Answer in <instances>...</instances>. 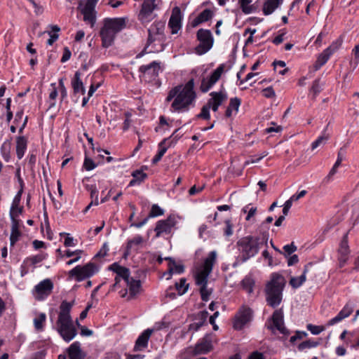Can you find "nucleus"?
<instances>
[{
    "label": "nucleus",
    "mask_w": 359,
    "mask_h": 359,
    "mask_svg": "<svg viewBox=\"0 0 359 359\" xmlns=\"http://www.w3.org/2000/svg\"><path fill=\"white\" fill-rule=\"evenodd\" d=\"M338 253H339V256L348 257L350 250H349V247H348V233H345L344 235L343 238L339 245Z\"/></svg>",
    "instance_id": "obj_33"
},
{
    "label": "nucleus",
    "mask_w": 359,
    "mask_h": 359,
    "mask_svg": "<svg viewBox=\"0 0 359 359\" xmlns=\"http://www.w3.org/2000/svg\"><path fill=\"white\" fill-rule=\"evenodd\" d=\"M297 246L292 242L290 244L285 245L283 246L284 252L282 254L285 257H287L290 255H291L293 252H294L297 250Z\"/></svg>",
    "instance_id": "obj_47"
},
{
    "label": "nucleus",
    "mask_w": 359,
    "mask_h": 359,
    "mask_svg": "<svg viewBox=\"0 0 359 359\" xmlns=\"http://www.w3.org/2000/svg\"><path fill=\"white\" fill-rule=\"evenodd\" d=\"M27 146V138L24 136H18L16 139V154L19 159L23 157Z\"/></svg>",
    "instance_id": "obj_28"
},
{
    "label": "nucleus",
    "mask_w": 359,
    "mask_h": 359,
    "mask_svg": "<svg viewBox=\"0 0 359 359\" xmlns=\"http://www.w3.org/2000/svg\"><path fill=\"white\" fill-rule=\"evenodd\" d=\"M213 15V11L209 8H206L191 22V25L192 27H196L200 24L211 20Z\"/></svg>",
    "instance_id": "obj_22"
},
{
    "label": "nucleus",
    "mask_w": 359,
    "mask_h": 359,
    "mask_svg": "<svg viewBox=\"0 0 359 359\" xmlns=\"http://www.w3.org/2000/svg\"><path fill=\"white\" fill-rule=\"evenodd\" d=\"M353 311V306L347 303L335 317L332 318L327 322V325L332 326L338 323L344 318L348 317Z\"/></svg>",
    "instance_id": "obj_20"
},
{
    "label": "nucleus",
    "mask_w": 359,
    "mask_h": 359,
    "mask_svg": "<svg viewBox=\"0 0 359 359\" xmlns=\"http://www.w3.org/2000/svg\"><path fill=\"white\" fill-rule=\"evenodd\" d=\"M22 206H20V205L18 206L11 205L9 212L10 217L13 215L14 218H18L19 215L22 214Z\"/></svg>",
    "instance_id": "obj_51"
},
{
    "label": "nucleus",
    "mask_w": 359,
    "mask_h": 359,
    "mask_svg": "<svg viewBox=\"0 0 359 359\" xmlns=\"http://www.w3.org/2000/svg\"><path fill=\"white\" fill-rule=\"evenodd\" d=\"M81 74L79 72H76L74 76L72 81V86L75 94L81 93L84 95L86 89L83 86V83L80 79Z\"/></svg>",
    "instance_id": "obj_27"
},
{
    "label": "nucleus",
    "mask_w": 359,
    "mask_h": 359,
    "mask_svg": "<svg viewBox=\"0 0 359 359\" xmlns=\"http://www.w3.org/2000/svg\"><path fill=\"white\" fill-rule=\"evenodd\" d=\"M30 4L33 6L34 8V13L36 15H39L43 13V8L41 6L38 4L34 0H28Z\"/></svg>",
    "instance_id": "obj_62"
},
{
    "label": "nucleus",
    "mask_w": 359,
    "mask_h": 359,
    "mask_svg": "<svg viewBox=\"0 0 359 359\" xmlns=\"http://www.w3.org/2000/svg\"><path fill=\"white\" fill-rule=\"evenodd\" d=\"M187 280L184 278H182L179 283H176L175 287L178 292L179 295H182L187 292L189 288V284H186Z\"/></svg>",
    "instance_id": "obj_41"
},
{
    "label": "nucleus",
    "mask_w": 359,
    "mask_h": 359,
    "mask_svg": "<svg viewBox=\"0 0 359 359\" xmlns=\"http://www.w3.org/2000/svg\"><path fill=\"white\" fill-rule=\"evenodd\" d=\"M180 129H176L173 133L168 137L169 140L167 142V145L168 147H171L172 144H175L177 141L180 138L181 136L177 135V133L178 132Z\"/></svg>",
    "instance_id": "obj_59"
},
{
    "label": "nucleus",
    "mask_w": 359,
    "mask_h": 359,
    "mask_svg": "<svg viewBox=\"0 0 359 359\" xmlns=\"http://www.w3.org/2000/svg\"><path fill=\"white\" fill-rule=\"evenodd\" d=\"M324 83L321 82L320 79H316L313 81L310 88V93L313 94V99L315 100L318 94L323 90Z\"/></svg>",
    "instance_id": "obj_34"
},
{
    "label": "nucleus",
    "mask_w": 359,
    "mask_h": 359,
    "mask_svg": "<svg viewBox=\"0 0 359 359\" xmlns=\"http://www.w3.org/2000/svg\"><path fill=\"white\" fill-rule=\"evenodd\" d=\"M242 11L245 14L251 13L254 11L252 0H238Z\"/></svg>",
    "instance_id": "obj_43"
},
{
    "label": "nucleus",
    "mask_w": 359,
    "mask_h": 359,
    "mask_svg": "<svg viewBox=\"0 0 359 359\" xmlns=\"http://www.w3.org/2000/svg\"><path fill=\"white\" fill-rule=\"evenodd\" d=\"M156 6L155 0H144L138 15V18L142 24L148 23L154 18V11Z\"/></svg>",
    "instance_id": "obj_9"
},
{
    "label": "nucleus",
    "mask_w": 359,
    "mask_h": 359,
    "mask_svg": "<svg viewBox=\"0 0 359 359\" xmlns=\"http://www.w3.org/2000/svg\"><path fill=\"white\" fill-rule=\"evenodd\" d=\"M208 316V311H200L196 316V320L198 322L190 324L189 330H194V332L198 331L205 323Z\"/></svg>",
    "instance_id": "obj_25"
},
{
    "label": "nucleus",
    "mask_w": 359,
    "mask_h": 359,
    "mask_svg": "<svg viewBox=\"0 0 359 359\" xmlns=\"http://www.w3.org/2000/svg\"><path fill=\"white\" fill-rule=\"evenodd\" d=\"M241 100L240 98L236 97L231 98L229 100V106L225 111V116L227 118H230L233 115V111L237 114L238 109L241 106Z\"/></svg>",
    "instance_id": "obj_26"
},
{
    "label": "nucleus",
    "mask_w": 359,
    "mask_h": 359,
    "mask_svg": "<svg viewBox=\"0 0 359 359\" xmlns=\"http://www.w3.org/2000/svg\"><path fill=\"white\" fill-rule=\"evenodd\" d=\"M74 302H62L59 307V313L55 323V329L66 342L72 341L77 334V330L70 315Z\"/></svg>",
    "instance_id": "obj_1"
},
{
    "label": "nucleus",
    "mask_w": 359,
    "mask_h": 359,
    "mask_svg": "<svg viewBox=\"0 0 359 359\" xmlns=\"http://www.w3.org/2000/svg\"><path fill=\"white\" fill-rule=\"evenodd\" d=\"M143 168L146 169L147 167L143 166L142 169ZM132 176L133 177V179L130 182V186L141 184L147 177V174L144 172L142 170H136L133 172Z\"/></svg>",
    "instance_id": "obj_32"
},
{
    "label": "nucleus",
    "mask_w": 359,
    "mask_h": 359,
    "mask_svg": "<svg viewBox=\"0 0 359 359\" xmlns=\"http://www.w3.org/2000/svg\"><path fill=\"white\" fill-rule=\"evenodd\" d=\"M177 223L174 216H169L166 219L159 220L156 222L154 231L156 237H160L162 234H169Z\"/></svg>",
    "instance_id": "obj_12"
},
{
    "label": "nucleus",
    "mask_w": 359,
    "mask_h": 359,
    "mask_svg": "<svg viewBox=\"0 0 359 359\" xmlns=\"http://www.w3.org/2000/svg\"><path fill=\"white\" fill-rule=\"evenodd\" d=\"M165 24L155 22L148 29V39L144 49L151 46L149 52H161L165 49L166 39L164 34Z\"/></svg>",
    "instance_id": "obj_5"
},
{
    "label": "nucleus",
    "mask_w": 359,
    "mask_h": 359,
    "mask_svg": "<svg viewBox=\"0 0 359 359\" xmlns=\"http://www.w3.org/2000/svg\"><path fill=\"white\" fill-rule=\"evenodd\" d=\"M159 71L160 63L156 61L147 65H142L139 68V72L141 73L140 78L148 81L155 79L158 76Z\"/></svg>",
    "instance_id": "obj_11"
},
{
    "label": "nucleus",
    "mask_w": 359,
    "mask_h": 359,
    "mask_svg": "<svg viewBox=\"0 0 359 359\" xmlns=\"http://www.w3.org/2000/svg\"><path fill=\"white\" fill-rule=\"evenodd\" d=\"M53 289V283L51 280L49 278L44 279L34 287L36 299L43 300L52 293Z\"/></svg>",
    "instance_id": "obj_13"
},
{
    "label": "nucleus",
    "mask_w": 359,
    "mask_h": 359,
    "mask_svg": "<svg viewBox=\"0 0 359 359\" xmlns=\"http://www.w3.org/2000/svg\"><path fill=\"white\" fill-rule=\"evenodd\" d=\"M153 332V329L148 328L145 330L137 339L134 346V351H142L147 348L148 346V341Z\"/></svg>",
    "instance_id": "obj_19"
},
{
    "label": "nucleus",
    "mask_w": 359,
    "mask_h": 359,
    "mask_svg": "<svg viewBox=\"0 0 359 359\" xmlns=\"http://www.w3.org/2000/svg\"><path fill=\"white\" fill-rule=\"evenodd\" d=\"M283 0H266L263 6V13L265 15L271 14L282 3Z\"/></svg>",
    "instance_id": "obj_30"
},
{
    "label": "nucleus",
    "mask_w": 359,
    "mask_h": 359,
    "mask_svg": "<svg viewBox=\"0 0 359 359\" xmlns=\"http://www.w3.org/2000/svg\"><path fill=\"white\" fill-rule=\"evenodd\" d=\"M109 270L112 271L116 273V276L121 277V278L126 282L128 280L130 277V272L129 269L119 265L117 262H114L109 266Z\"/></svg>",
    "instance_id": "obj_23"
},
{
    "label": "nucleus",
    "mask_w": 359,
    "mask_h": 359,
    "mask_svg": "<svg viewBox=\"0 0 359 359\" xmlns=\"http://www.w3.org/2000/svg\"><path fill=\"white\" fill-rule=\"evenodd\" d=\"M22 233L20 229H11L10 243L11 246H14L17 241H18Z\"/></svg>",
    "instance_id": "obj_46"
},
{
    "label": "nucleus",
    "mask_w": 359,
    "mask_h": 359,
    "mask_svg": "<svg viewBox=\"0 0 359 359\" xmlns=\"http://www.w3.org/2000/svg\"><path fill=\"white\" fill-rule=\"evenodd\" d=\"M267 240L268 237L266 233H263L262 238L248 236L239 239L236 244L241 256L237 258V261L233 264V266L236 267L239 263H243L257 255L260 245L264 243L266 245Z\"/></svg>",
    "instance_id": "obj_2"
},
{
    "label": "nucleus",
    "mask_w": 359,
    "mask_h": 359,
    "mask_svg": "<svg viewBox=\"0 0 359 359\" xmlns=\"http://www.w3.org/2000/svg\"><path fill=\"white\" fill-rule=\"evenodd\" d=\"M211 97L208 100L206 104L210 109L216 112L219 107L226 100L227 95L222 91L220 92H212L210 93Z\"/></svg>",
    "instance_id": "obj_18"
},
{
    "label": "nucleus",
    "mask_w": 359,
    "mask_h": 359,
    "mask_svg": "<svg viewBox=\"0 0 359 359\" xmlns=\"http://www.w3.org/2000/svg\"><path fill=\"white\" fill-rule=\"evenodd\" d=\"M327 140V136H324V135H322V136H320L318 137V139L316 140H315L312 144H311V149H315L316 148H317L320 144H323V143H325V141Z\"/></svg>",
    "instance_id": "obj_61"
},
{
    "label": "nucleus",
    "mask_w": 359,
    "mask_h": 359,
    "mask_svg": "<svg viewBox=\"0 0 359 359\" xmlns=\"http://www.w3.org/2000/svg\"><path fill=\"white\" fill-rule=\"evenodd\" d=\"M213 337L212 334H206L195 345L194 355L205 354L210 352L213 348L212 344Z\"/></svg>",
    "instance_id": "obj_15"
},
{
    "label": "nucleus",
    "mask_w": 359,
    "mask_h": 359,
    "mask_svg": "<svg viewBox=\"0 0 359 359\" xmlns=\"http://www.w3.org/2000/svg\"><path fill=\"white\" fill-rule=\"evenodd\" d=\"M196 118L204 120H209L210 118V108L207 104L203 106L201 113L196 115Z\"/></svg>",
    "instance_id": "obj_48"
},
{
    "label": "nucleus",
    "mask_w": 359,
    "mask_h": 359,
    "mask_svg": "<svg viewBox=\"0 0 359 359\" xmlns=\"http://www.w3.org/2000/svg\"><path fill=\"white\" fill-rule=\"evenodd\" d=\"M98 0H87L84 6L81 8L84 21L90 23L91 26L95 22V8Z\"/></svg>",
    "instance_id": "obj_16"
},
{
    "label": "nucleus",
    "mask_w": 359,
    "mask_h": 359,
    "mask_svg": "<svg viewBox=\"0 0 359 359\" xmlns=\"http://www.w3.org/2000/svg\"><path fill=\"white\" fill-rule=\"evenodd\" d=\"M241 285L243 288L249 294L253 292L255 281L252 278L249 276L245 277L241 282Z\"/></svg>",
    "instance_id": "obj_42"
},
{
    "label": "nucleus",
    "mask_w": 359,
    "mask_h": 359,
    "mask_svg": "<svg viewBox=\"0 0 359 359\" xmlns=\"http://www.w3.org/2000/svg\"><path fill=\"white\" fill-rule=\"evenodd\" d=\"M307 336V333L304 331H297L295 334L290 337V342L294 343L297 339H302Z\"/></svg>",
    "instance_id": "obj_63"
},
{
    "label": "nucleus",
    "mask_w": 359,
    "mask_h": 359,
    "mask_svg": "<svg viewBox=\"0 0 359 359\" xmlns=\"http://www.w3.org/2000/svg\"><path fill=\"white\" fill-rule=\"evenodd\" d=\"M331 54L328 53V50L325 49L318 57L315 65L316 69H318L324 65L327 62Z\"/></svg>",
    "instance_id": "obj_38"
},
{
    "label": "nucleus",
    "mask_w": 359,
    "mask_h": 359,
    "mask_svg": "<svg viewBox=\"0 0 359 359\" xmlns=\"http://www.w3.org/2000/svg\"><path fill=\"white\" fill-rule=\"evenodd\" d=\"M164 210L160 208L157 204H154L151 206V210L149 213V217H156L158 216L163 215Z\"/></svg>",
    "instance_id": "obj_45"
},
{
    "label": "nucleus",
    "mask_w": 359,
    "mask_h": 359,
    "mask_svg": "<svg viewBox=\"0 0 359 359\" xmlns=\"http://www.w3.org/2000/svg\"><path fill=\"white\" fill-rule=\"evenodd\" d=\"M342 43V41L339 39L337 40L336 41L333 42L328 48H327L325 50H328V53L331 54V55L337 51L339 48L341 46Z\"/></svg>",
    "instance_id": "obj_56"
},
{
    "label": "nucleus",
    "mask_w": 359,
    "mask_h": 359,
    "mask_svg": "<svg viewBox=\"0 0 359 359\" xmlns=\"http://www.w3.org/2000/svg\"><path fill=\"white\" fill-rule=\"evenodd\" d=\"M271 319L273 323V326H268V329L273 330V327H274L282 334L285 336L290 334L289 330L284 325L283 311L282 309L275 310Z\"/></svg>",
    "instance_id": "obj_14"
},
{
    "label": "nucleus",
    "mask_w": 359,
    "mask_h": 359,
    "mask_svg": "<svg viewBox=\"0 0 359 359\" xmlns=\"http://www.w3.org/2000/svg\"><path fill=\"white\" fill-rule=\"evenodd\" d=\"M252 318V311L250 308L243 306L238 311L233 321V328L238 330L249 323Z\"/></svg>",
    "instance_id": "obj_10"
},
{
    "label": "nucleus",
    "mask_w": 359,
    "mask_h": 359,
    "mask_svg": "<svg viewBox=\"0 0 359 359\" xmlns=\"http://www.w3.org/2000/svg\"><path fill=\"white\" fill-rule=\"evenodd\" d=\"M69 359H84L86 354L81 349L79 341L72 343L67 349Z\"/></svg>",
    "instance_id": "obj_21"
},
{
    "label": "nucleus",
    "mask_w": 359,
    "mask_h": 359,
    "mask_svg": "<svg viewBox=\"0 0 359 359\" xmlns=\"http://www.w3.org/2000/svg\"><path fill=\"white\" fill-rule=\"evenodd\" d=\"M181 89V85L177 86L175 88H172L165 99L166 102L171 101L173 98H175L177 93Z\"/></svg>",
    "instance_id": "obj_57"
},
{
    "label": "nucleus",
    "mask_w": 359,
    "mask_h": 359,
    "mask_svg": "<svg viewBox=\"0 0 359 359\" xmlns=\"http://www.w3.org/2000/svg\"><path fill=\"white\" fill-rule=\"evenodd\" d=\"M126 27V20L123 18H106L104 26L100 34L102 39V45L104 48H109L114 43L116 35Z\"/></svg>",
    "instance_id": "obj_4"
},
{
    "label": "nucleus",
    "mask_w": 359,
    "mask_h": 359,
    "mask_svg": "<svg viewBox=\"0 0 359 359\" xmlns=\"http://www.w3.org/2000/svg\"><path fill=\"white\" fill-rule=\"evenodd\" d=\"M285 278L278 273H272L271 280L266 285V301L272 308L278 306L283 299V291L285 285Z\"/></svg>",
    "instance_id": "obj_3"
},
{
    "label": "nucleus",
    "mask_w": 359,
    "mask_h": 359,
    "mask_svg": "<svg viewBox=\"0 0 359 359\" xmlns=\"http://www.w3.org/2000/svg\"><path fill=\"white\" fill-rule=\"evenodd\" d=\"M196 39L199 41L196 47V53L198 55H203L209 51L214 43L212 32L209 29H200L196 33Z\"/></svg>",
    "instance_id": "obj_7"
},
{
    "label": "nucleus",
    "mask_w": 359,
    "mask_h": 359,
    "mask_svg": "<svg viewBox=\"0 0 359 359\" xmlns=\"http://www.w3.org/2000/svg\"><path fill=\"white\" fill-rule=\"evenodd\" d=\"M164 260H167L169 262L168 263V269L166 273H164V275L168 274L169 276L167 278L168 280L171 278L172 275L173 274V264L175 265V259L170 257H167L164 258Z\"/></svg>",
    "instance_id": "obj_52"
},
{
    "label": "nucleus",
    "mask_w": 359,
    "mask_h": 359,
    "mask_svg": "<svg viewBox=\"0 0 359 359\" xmlns=\"http://www.w3.org/2000/svg\"><path fill=\"white\" fill-rule=\"evenodd\" d=\"M46 320V315L44 313H41L39 316L34 319V325L36 331L41 332L44 328V323Z\"/></svg>",
    "instance_id": "obj_37"
},
{
    "label": "nucleus",
    "mask_w": 359,
    "mask_h": 359,
    "mask_svg": "<svg viewBox=\"0 0 359 359\" xmlns=\"http://www.w3.org/2000/svg\"><path fill=\"white\" fill-rule=\"evenodd\" d=\"M182 13L179 7L175 6L172 10V14L168 21V27L172 34H177L182 27Z\"/></svg>",
    "instance_id": "obj_17"
},
{
    "label": "nucleus",
    "mask_w": 359,
    "mask_h": 359,
    "mask_svg": "<svg viewBox=\"0 0 359 359\" xmlns=\"http://www.w3.org/2000/svg\"><path fill=\"white\" fill-rule=\"evenodd\" d=\"M46 256L43 254H39L34 256H32L29 257H27L26 259V262H30L32 264L35 265L41 262H42L43 259H45Z\"/></svg>",
    "instance_id": "obj_49"
},
{
    "label": "nucleus",
    "mask_w": 359,
    "mask_h": 359,
    "mask_svg": "<svg viewBox=\"0 0 359 359\" xmlns=\"http://www.w3.org/2000/svg\"><path fill=\"white\" fill-rule=\"evenodd\" d=\"M97 165L94 163V161L88 157L85 158L84 162H83V167L84 168L89 171L93 170L95 168H96Z\"/></svg>",
    "instance_id": "obj_58"
},
{
    "label": "nucleus",
    "mask_w": 359,
    "mask_h": 359,
    "mask_svg": "<svg viewBox=\"0 0 359 359\" xmlns=\"http://www.w3.org/2000/svg\"><path fill=\"white\" fill-rule=\"evenodd\" d=\"M143 238L137 235L134 237L133 239H130L127 242L128 248L133 249L134 251L138 250V246L143 243Z\"/></svg>",
    "instance_id": "obj_39"
},
{
    "label": "nucleus",
    "mask_w": 359,
    "mask_h": 359,
    "mask_svg": "<svg viewBox=\"0 0 359 359\" xmlns=\"http://www.w3.org/2000/svg\"><path fill=\"white\" fill-rule=\"evenodd\" d=\"M215 84H210V80L209 78H203L201 81V85L200 87L201 90L203 93L208 92Z\"/></svg>",
    "instance_id": "obj_50"
},
{
    "label": "nucleus",
    "mask_w": 359,
    "mask_h": 359,
    "mask_svg": "<svg viewBox=\"0 0 359 359\" xmlns=\"http://www.w3.org/2000/svg\"><path fill=\"white\" fill-rule=\"evenodd\" d=\"M169 138H165L158 144L159 150L158 154L152 159L153 164H156L160 161L168 149L170 147L166 144Z\"/></svg>",
    "instance_id": "obj_31"
},
{
    "label": "nucleus",
    "mask_w": 359,
    "mask_h": 359,
    "mask_svg": "<svg viewBox=\"0 0 359 359\" xmlns=\"http://www.w3.org/2000/svg\"><path fill=\"white\" fill-rule=\"evenodd\" d=\"M225 67V64H221L213 71L211 75L208 77L210 80V84H215L219 81L222 73L224 72Z\"/></svg>",
    "instance_id": "obj_35"
},
{
    "label": "nucleus",
    "mask_w": 359,
    "mask_h": 359,
    "mask_svg": "<svg viewBox=\"0 0 359 359\" xmlns=\"http://www.w3.org/2000/svg\"><path fill=\"white\" fill-rule=\"evenodd\" d=\"M200 293L201 296V299L204 302H207L209 299L210 295L212 293V291L207 288V286L201 287Z\"/></svg>",
    "instance_id": "obj_55"
},
{
    "label": "nucleus",
    "mask_w": 359,
    "mask_h": 359,
    "mask_svg": "<svg viewBox=\"0 0 359 359\" xmlns=\"http://www.w3.org/2000/svg\"><path fill=\"white\" fill-rule=\"evenodd\" d=\"M88 187H89V190L90 191V196L92 198H94V200L93 201L94 202V205H97L99 204V202H98V191L96 188L95 186L94 185H91V186H88Z\"/></svg>",
    "instance_id": "obj_54"
},
{
    "label": "nucleus",
    "mask_w": 359,
    "mask_h": 359,
    "mask_svg": "<svg viewBox=\"0 0 359 359\" xmlns=\"http://www.w3.org/2000/svg\"><path fill=\"white\" fill-rule=\"evenodd\" d=\"M306 280V276L301 275L299 277H291L289 281L290 285L292 288L297 289L301 287Z\"/></svg>",
    "instance_id": "obj_40"
},
{
    "label": "nucleus",
    "mask_w": 359,
    "mask_h": 359,
    "mask_svg": "<svg viewBox=\"0 0 359 359\" xmlns=\"http://www.w3.org/2000/svg\"><path fill=\"white\" fill-rule=\"evenodd\" d=\"M97 271L96 265L94 263L89 262L83 266H76L69 271V276L74 277L76 281L81 282L93 276Z\"/></svg>",
    "instance_id": "obj_8"
},
{
    "label": "nucleus",
    "mask_w": 359,
    "mask_h": 359,
    "mask_svg": "<svg viewBox=\"0 0 359 359\" xmlns=\"http://www.w3.org/2000/svg\"><path fill=\"white\" fill-rule=\"evenodd\" d=\"M319 345V342L308 339L300 343L298 346L299 351H303L306 348H311L317 347Z\"/></svg>",
    "instance_id": "obj_44"
},
{
    "label": "nucleus",
    "mask_w": 359,
    "mask_h": 359,
    "mask_svg": "<svg viewBox=\"0 0 359 359\" xmlns=\"http://www.w3.org/2000/svg\"><path fill=\"white\" fill-rule=\"evenodd\" d=\"M262 94L265 97L267 98H271L276 96L275 91L271 86L263 89Z\"/></svg>",
    "instance_id": "obj_60"
},
{
    "label": "nucleus",
    "mask_w": 359,
    "mask_h": 359,
    "mask_svg": "<svg viewBox=\"0 0 359 359\" xmlns=\"http://www.w3.org/2000/svg\"><path fill=\"white\" fill-rule=\"evenodd\" d=\"M352 53L354 54L355 59L353 62L354 63V68L357 67L359 63V43L357 44L352 50Z\"/></svg>",
    "instance_id": "obj_64"
},
{
    "label": "nucleus",
    "mask_w": 359,
    "mask_h": 359,
    "mask_svg": "<svg viewBox=\"0 0 359 359\" xmlns=\"http://www.w3.org/2000/svg\"><path fill=\"white\" fill-rule=\"evenodd\" d=\"M194 80L190 79L184 86H181V89L177 94L176 97L171 104V107L175 110L180 111L186 109L190 105L196 98V93L194 90Z\"/></svg>",
    "instance_id": "obj_6"
},
{
    "label": "nucleus",
    "mask_w": 359,
    "mask_h": 359,
    "mask_svg": "<svg viewBox=\"0 0 359 359\" xmlns=\"http://www.w3.org/2000/svg\"><path fill=\"white\" fill-rule=\"evenodd\" d=\"M127 286L128 287L130 292V297L128 299L134 298L140 291L141 289V281L140 280L134 279L133 277H130L128 280L126 281Z\"/></svg>",
    "instance_id": "obj_24"
},
{
    "label": "nucleus",
    "mask_w": 359,
    "mask_h": 359,
    "mask_svg": "<svg viewBox=\"0 0 359 359\" xmlns=\"http://www.w3.org/2000/svg\"><path fill=\"white\" fill-rule=\"evenodd\" d=\"M306 328L308 330H309L313 334H319L324 330V327L323 326H318V325H314L312 324H308L306 325Z\"/></svg>",
    "instance_id": "obj_53"
},
{
    "label": "nucleus",
    "mask_w": 359,
    "mask_h": 359,
    "mask_svg": "<svg viewBox=\"0 0 359 359\" xmlns=\"http://www.w3.org/2000/svg\"><path fill=\"white\" fill-rule=\"evenodd\" d=\"M210 275V273H208L203 270H201L196 275V284L200 285L201 287L207 286L208 284V277Z\"/></svg>",
    "instance_id": "obj_36"
},
{
    "label": "nucleus",
    "mask_w": 359,
    "mask_h": 359,
    "mask_svg": "<svg viewBox=\"0 0 359 359\" xmlns=\"http://www.w3.org/2000/svg\"><path fill=\"white\" fill-rule=\"evenodd\" d=\"M217 259V252L216 251H211L208 257L205 259L203 269V271L211 273L213 266L216 262Z\"/></svg>",
    "instance_id": "obj_29"
}]
</instances>
